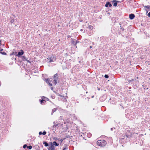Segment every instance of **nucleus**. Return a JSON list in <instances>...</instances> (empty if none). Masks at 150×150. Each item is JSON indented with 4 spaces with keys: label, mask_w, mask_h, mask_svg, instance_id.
Masks as SVG:
<instances>
[{
    "label": "nucleus",
    "mask_w": 150,
    "mask_h": 150,
    "mask_svg": "<svg viewBox=\"0 0 150 150\" xmlns=\"http://www.w3.org/2000/svg\"><path fill=\"white\" fill-rule=\"evenodd\" d=\"M106 144V141L104 140H100L97 142V145L100 146H104Z\"/></svg>",
    "instance_id": "obj_1"
},
{
    "label": "nucleus",
    "mask_w": 150,
    "mask_h": 150,
    "mask_svg": "<svg viewBox=\"0 0 150 150\" xmlns=\"http://www.w3.org/2000/svg\"><path fill=\"white\" fill-rule=\"evenodd\" d=\"M56 58L54 56H52L50 57L47 58L46 61L47 62H51L55 61Z\"/></svg>",
    "instance_id": "obj_2"
},
{
    "label": "nucleus",
    "mask_w": 150,
    "mask_h": 150,
    "mask_svg": "<svg viewBox=\"0 0 150 150\" xmlns=\"http://www.w3.org/2000/svg\"><path fill=\"white\" fill-rule=\"evenodd\" d=\"M131 137V135L127 134L126 135V136H124L123 137L121 138V139H125L126 141L127 140H128V138Z\"/></svg>",
    "instance_id": "obj_3"
},
{
    "label": "nucleus",
    "mask_w": 150,
    "mask_h": 150,
    "mask_svg": "<svg viewBox=\"0 0 150 150\" xmlns=\"http://www.w3.org/2000/svg\"><path fill=\"white\" fill-rule=\"evenodd\" d=\"M58 75L57 74H54V82L55 85H56L57 83V82L58 79Z\"/></svg>",
    "instance_id": "obj_4"
},
{
    "label": "nucleus",
    "mask_w": 150,
    "mask_h": 150,
    "mask_svg": "<svg viewBox=\"0 0 150 150\" xmlns=\"http://www.w3.org/2000/svg\"><path fill=\"white\" fill-rule=\"evenodd\" d=\"M45 100H48V99L47 98L43 96L42 100H40V101L41 102V104H42V105L44 104V103L46 102V101H45Z\"/></svg>",
    "instance_id": "obj_5"
},
{
    "label": "nucleus",
    "mask_w": 150,
    "mask_h": 150,
    "mask_svg": "<svg viewBox=\"0 0 150 150\" xmlns=\"http://www.w3.org/2000/svg\"><path fill=\"white\" fill-rule=\"evenodd\" d=\"M45 80L50 86H52V83H51V81L50 79H45Z\"/></svg>",
    "instance_id": "obj_6"
},
{
    "label": "nucleus",
    "mask_w": 150,
    "mask_h": 150,
    "mask_svg": "<svg viewBox=\"0 0 150 150\" xmlns=\"http://www.w3.org/2000/svg\"><path fill=\"white\" fill-rule=\"evenodd\" d=\"M54 125L53 126L52 129L55 131L58 128V127H59V126L58 124H54Z\"/></svg>",
    "instance_id": "obj_7"
},
{
    "label": "nucleus",
    "mask_w": 150,
    "mask_h": 150,
    "mask_svg": "<svg viewBox=\"0 0 150 150\" xmlns=\"http://www.w3.org/2000/svg\"><path fill=\"white\" fill-rule=\"evenodd\" d=\"M24 54V52L23 50H21L20 52H18V54L17 56L18 57H20L21 55L23 54Z\"/></svg>",
    "instance_id": "obj_8"
},
{
    "label": "nucleus",
    "mask_w": 150,
    "mask_h": 150,
    "mask_svg": "<svg viewBox=\"0 0 150 150\" xmlns=\"http://www.w3.org/2000/svg\"><path fill=\"white\" fill-rule=\"evenodd\" d=\"M135 17L134 15L133 14H131L129 15V18L131 20H132Z\"/></svg>",
    "instance_id": "obj_9"
},
{
    "label": "nucleus",
    "mask_w": 150,
    "mask_h": 150,
    "mask_svg": "<svg viewBox=\"0 0 150 150\" xmlns=\"http://www.w3.org/2000/svg\"><path fill=\"white\" fill-rule=\"evenodd\" d=\"M112 6L111 4L109 2H107L105 5L106 7H108V6L111 7Z\"/></svg>",
    "instance_id": "obj_10"
},
{
    "label": "nucleus",
    "mask_w": 150,
    "mask_h": 150,
    "mask_svg": "<svg viewBox=\"0 0 150 150\" xmlns=\"http://www.w3.org/2000/svg\"><path fill=\"white\" fill-rule=\"evenodd\" d=\"M52 144L53 145H54L55 146H57L59 145V144L57 143L56 142H54L52 143Z\"/></svg>",
    "instance_id": "obj_11"
},
{
    "label": "nucleus",
    "mask_w": 150,
    "mask_h": 150,
    "mask_svg": "<svg viewBox=\"0 0 150 150\" xmlns=\"http://www.w3.org/2000/svg\"><path fill=\"white\" fill-rule=\"evenodd\" d=\"M57 108H54L52 110L51 114L52 115L53 113L54 112H55L56 111V110H57Z\"/></svg>",
    "instance_id": "obj_12"
},
{
    "label": "nucleus",
    "mask_w": 150,
    "mask_h": 150,
    "mask_svg": "<svg viewBox=\"0 0 150 150\" xmlns=\"http://www.w3.org/2000/svg\"><path fill=\"white\" fill-rule=\"evenodd\" d=\"M43 144L45 145V146H48V143L46 142H44L43 143Z\"/></svg>",
    "instance_id": "obj_13"
},
{
    "label": "nucleus",
    "mask_w": 150,
    "mask_h": 150,
    "mask_svg": "<svg viewBox=\"0 0 150 150\" xmlns=\"http://www.w3.org/2000/svg\"><path fill=\"white\" fill-rule=\"evenodd\" d=\"M22 59L23 61H26L27 59L26 58V57L25 56H22Z\"/></svg>",
    "instance_id": "obj_14"
},
{
    "label": "nucleus",
    "mask_w": 150,
    "mask_h": 150,
    "mask_svg": "<svg viewBox=\"0 0 150 150\" xmlns=\"http://www.w3.org/2000/svg\"><path fill=\"white\" fill-rule=\"evenodd\" d=\"M88 28L89 29L92 30L93 29V26H91V25H89L88 26Z\"/></svg>",
    "instance_id": "obj_15"
},
{
    "label": "nucleus",
    "mask_w": 150,
    "mask_h": 150,
    "mask_svg": "<svg viewBox=\"0 0 150 150\" xmlns=\"http://www.w3.org/2000/svg\"><path fill=\"white\" fill-rule=\"evenodd\" d=\"M144 7L147 8V9H148L149 10V9L150 8V6H144Z\"/></svg>",
    "instance_id": "obj_16"
},
{
    "label": "nucleus",
    "mask_w": 150,
    "mask_h": 150,
    "mask_svg": "<svg viewBox=\"0 0 150 150\" xmlns=\"http://www.w3.org/2000/svg\"><path fill=\"white\" fill-rule=\"evenodd\" d=\"M91 134L90 133H88L87 134V136L88 137H90L91 136Z\"/></svg>",
    "instance_id": "obj_17"
},
{
    "label": "nucleus",
    "mask_w": 150,
    "mask_h": 150,
    "mask_svg": "<svg viewBox=\"0 0 150 150\" xmlns=\"http://www.w3.org/2000/svg\"><path fill=\"white\" fill-rule=\"evenodd\" d=\"M50 147H51V148H52L54 150H55L54 146V145H53V144H51Z\"/></svg>",
    "instance_id": "obj_18"
},
{
    "label": "nucleus",
    "mask_w": 150,
    "mask_h": 150,
    "mask_svg": "<svg viewBox=\"0 0 150 150\" xmlns=\"http://www.w3.org/2000/svg\"><path fill=\"white\" fill-rule=\"evenodd\" d=\"M27 148L28 149H31L32 147L31 146H27Z\"/></svg>",
    "instance_id": "obj_19"
},
{
    "label": "nucleus",
    "mask_w": 150,
    "mask_h": 150,
    "mask_svg": "<svg viewBox=\"0 0 150 150\" xmlns=\"http://www.w3.org/2000/svg\"><path fill=\"white\" fill-rule=\"evenodd\" d=\"M79 41L78 40H76V42L75 43L74 45L76 46V44L78 43H79Z\"/></svg>",
    "instance_id": "obj_20"
},
{
    "label": "nucleus",
    "mask_w": 150,
    "mask_h": 150,
    "mask_svg": "<svg viewBox=\"0 0 150 150\" xmlns=\"http://www.w3.org/2000/svg\"><path fill=\"white\" fill-rule=\"evenodd\" d=\"M71 43L73 44L74 45L75 43L76 42V41H74L73 40H72L71 41Z\"/></svg>",
    "instance_id": "obj_21"
},
{
    "label": "nucleus",
    "mask_w": 150,
    "mask_h": 150,
    "mask_svg": "<svg viewBox=\"0 0 150 150\" xmlns=\"http://www.w3.org/2000/svg\"><path fill=\"white\" fill-rule=\"evenodd\" d=\"M117 5V3L116 2H115L113 4V6H116Z\"/></svg>",
    "instance_id": "obj_22"
},
{
    "label": "nucleus",
    "mask_w": 150,
    "mask_h": 150,
    "mask_svg": "<svg viewBox=\"0 0 150 150\" xmlns=\"http://www.w3.org/2000/svg\"><path fill=\"white\" fill-rule=\"evenodd\" d=\"M14 21V19H12L11 21H10L11 23H13Z\"/></svg>",
    "instance_id": "obj_23"
},
{
    "label": "nucleus",
    "mask_w": 150,
    "mask_h": 150,
    "mask_svg": "<svg viewBox=\"0 0 150 150\" xmlns=\"http://www.w3.org/2000/svg\"><path fill=\"white\" fill-rule=\"evenodd\" d=\"M128 82L129 83H130L131 82L133 81H134V79H132L131 80H128Z\"/></svg>",
    "instance_id": "obj_24"
},
{
    "label": "nucleus",
    "mask_w": 150,
    "mask_h": 150,
    "mask_svg": "<svg viewBox=\"0 0 150 150\" xmlns=\"http://www.w3.org/2000/svg\"><path fill=\"white\" fill-rule=\"evenodd\" d=\"M53 139L55 140H57L58 139L57 137H55L53 138Z\"/></svg>",
    "instance_id": "obj_25"
},
{
    "label": "nucleus",
    "mask_w": 150,
    "mask_h": 150,
    "mask_svg": "<svg viewBox=\"0 0 150 150\" xmlns=\"http://www.w3.org/2000/svg\"><path fill=\"white\" fill-rule=\"evenodd\" d=\"M104 77L106 78H108V77H109V76H108V75L105 74V75Z\"/></svg>",
    "instance_id": "obj_26"
},
{
    "label": "nucleus",
    "mask_w": 150,
    "mask_h": 150,
    "mask_svg": "<svg viewBox=\"0 0 150 150\" xmlns=\"http://www.w3.org/2000/svg\"><path fill=\"white\" fill-rule=\"evenodd\" d=\"M46 134V132L45 131H44L43 133H42V134L43 135H45Z\"/></svg>",
    "instance_id": "obj_27"
},
{
    "label": "nucleus",
    "mask_w": 150,
    "mask_h": 150,
    "mask_svg": "<svg viewBox=\"0 0 150 150\" xmlns=\"http://www.w3.org/2000/svg\"><path fill=\"white\" fill-rule=\"evenodd\" d=\"M68 149V148L67 147H64L62 150H67Z\"/></svg>",
    "instance_id": "obj_28"
},
{
    "label": "nucleus",
    "mask_w": 150,
    "mask_h": 150,
    "mask_svg": "<svg viewBox=\"0 0 150 150\" xmlns=\"http://www.w3.org/2000/svg\"><path fill=\"white\" fill-rule=\"evenodd\" d=\"M1 53L3 55H6V53L5 52H1Z\"/></svg>",
    "instance_id": "obj_29"
},
{
    "label": "nucleus",
    "mask_w": 150,
    "mask_h": 150,
    "mask_svg": "<svg viewBox=\"0 0 150 150\" xmlns=\"http://www.w3.org/2000/svg\"><path fill=\"white\" fill-rule=\"evenodd\" d=\"M26 146H27L25 144L23 146V148H25L26 147Z\"/></svg>",
    "instance_id": "obj_30"
},
{
    "label": "nucleus",
    "mask_w": 150,
    "mask_h": 150,
    "mask_svg": "<svg viewBox=\"0 0 150 150\" xmlns=\"http://www.w3.org/2000/svg\"><path fill=\"white\" fill-rule=\"evenodd\" d=\"M26 61L27 62H28L29 63H31L30 61L29 60L27 59Z\"/></svg>",
    "instance_id": "obj_31"
},
{
    "label": "nucleus",
    "mask_w": 150,
    "mask_h": 150,
    "mask_svg": "<svg viewBox=\"0 0 150 150\" xmlns=\"http://www.w3.org/2000/svg\"><path fill=\"white\" fill-rule=\"evenodd\" d=\"M39 134L40 135H41V134H42V133L41 132H39Z\"/></svg>",
    "instance_id": "obj_32"
},
{
    "label": "nucleus",
    "mask_w": 150,
    "mask_h": 150,
    "mask_svg": "<svg viewBox=\"0 0 150 150\" xmlns=\"http://www.w3.org/2000/svg\"><path fill=\"white\" fill-rule=\"evenodd\" d=\"M148 16L149 17H150V12H149L148 14Z\"/></svg>",
    "instance_id": "obj_33"
},
{
    "label": "nucleus",
    "mask_w": 150,
    "mask_h": 150,
    "mask_svg": "<svg viewBox=\"0 0 150 150\" xmlns=\"http://www.w3.org/2000/svg\"><path fill=\"white\" fill-rule=\"evenodd\" d=\"M51 90H53V87H51Z\"/></svg>",
    "instance_id": "obj_34"
},
{
    "label": "nucleus",
    "mask_w": 150,
    "mask_h": 150,
    "mask_svg": "<svg viewBox=\"0 0 150 150\" xmlns=\"http://www.w3.org/2000/svg\"><path fill=\"white\" fill-rule=\"evenodd\" d=\"M92 34V33H88V35H91Z\"/></svg>",
    "instance_id": "obj_35"
},
{
    "label": "nucleus",
    "mask_w": 150,
    "mask_h": 150,
    "mask_svg": "<svg viewBox=\"0 0 150 150\" xmlns=\"http://www.w3.org/2000/svg\"><path fill=\"white\" fill-rule=\"evenodd\" d=\"M17 52H15V55H17L18 54H17Z\"/></svg>",
    "instance_id": "obj_36"
},
{
    "label": "nucleus",
    "mask_w": 150,
    "mask_h": 150,
    "mask_svg": "<svg viewBox=\"0 0 150 150\" xmlns=\"http://www.w3.org/2000/svg\"><path fill=\"white\" fill-rule=\"evenodd\" d=\"M111 130H113V128H111Z\"/></svg>",
    "instance_id": "obj_37"
},
{
    "label": "nucleus",
    "mask_w": 150,
    "mask_h": 150,
    "mask_svg": "<svg viewBox=\"0 0 150 150\" xmlns=\"http://www.w3.org/2000/svg\"><path fill=\"white\" fill-rule=\"evenodd\" d=\"M80 31H83V30L82 29H81L80 30Z\"/></svg>",
    "instance_id": "obj_38"
},
{
    "label": "nucleus",
    "mask_w": 150,
    "mask_h": 150,
    "mask_svg": "<svg viewBox=\"0 0 150 150\" xmlns=\"http://www.w3.org/2000/svg\"><path fill=\"white\" fill-rule=\"evenodd\" d=\"M120 29H122L123 30H124V28H120Z\"/></svg>",
    "instance_id": "obj_39"
},
{
    "label": "nucleus",
    "mask_w": 150,
    "mask_h": 150,
    "mask_svg": "<svg viewBox=\"0 0 150 150\" xmlns=\"http://www.w3.org/2000/svg\"><path fill=\"white\" fill-rule=\"evenodd\" d=\"M92 46H91L90 47V48H92Z\"/></svg>",
    "instance_id": "obj_40"
},
{
    "label": "nucleus",
    "mask_w": 150,
    "mask_h": 150,
    "mask_svg": "<svg viewBox=\"0 0 150 150\" xmlns=\"http://www.w3.org/2000/svg\"><path fill=\"white\" fill-rule=\"evenodd\" d=\"M1 50V51H3V50L2 49L1 50Z\"/></svg>",
    "instance_id": "obj_41"
},
{
    "label": "nucleus",
    "mask_w": 150,
    "mask_h": 150,
    "mask_svg": "<svg viewBox=\"0 0 150 150\" xmlns=\"http://www.w3.org/2000/svg\"><path fill=\"white\" fill-rule=\"evenodd\" d=\"M14 52H13V53H12V54H14Z\"/></svg>",
    "instance_id": "obj_42"
},
{
    "label": "nucleus",
    "mask_w": 150,
    "mask_h": 150,
    "mask_svg": "<svg viewBox=\"0 0 150 150\" xmlns=\"http://www.w3.org/2000/svg\"><path fill=\"white\" fill-rule=\"evenodd\" d=\"M86 93H88V92H87V91H86Z\"/></svg>",
    "instance_id": "obj_43"
},
{
    "label": "nucleus",
    "mask_w": 150,
    "mask_h": 150,
    "mask_svg": "<svg viewBox=\"0 0 150 150\" xmlns=\"http://www.w3.org/2000/svg\"><path fill=\"white\" fill-rule=\"evenodd\" d=\"M62 140H62L61 139V142H62Z\"/></svg>",
    "instance_id": "obj_44"
},
{
    "label": "nucleus",
    "mask_w": 150,
    "mask_h": 150,
    "mask_svg": "<svg viewBox=\"0 0 150 150\" xmlns=\"http://www.w3.org/2000/svg\"><path fill=\"white\" fill-rule=\"evenodd\" d=\"M93 96H92V98H93Z\"/></svg>",
    "instance_id": "obj_45"
}]
</instances>
